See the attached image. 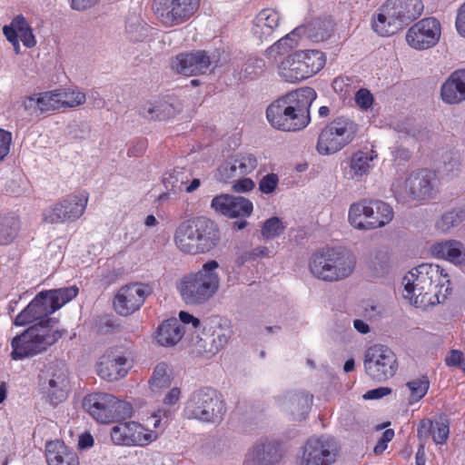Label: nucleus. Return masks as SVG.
Listing matches in <instances>:
<instances>
[{
  "label": "nucleus",
  "instance_id": "f257e3e1",
  "mask_svg": "<svg viewBox=\"0 0 465 465\" xmlns=\"http://www.w3.org/2000/svg\"><path fill=\"white\" fill-rule=\"evenodd\" d=\"M45 293L39 292L15 318V326H30L11 341V358L23 360L40 354L54 345L65 333L57 327L58 320L52 318Z\"/></svg>",
  "mask_w": 465,
  "mask_h": 465
},
{
  "label": "nucleus",
  "instance_id": "f03ea898",
  "mask_svg": "<svg viewBox=\"0 0 465 465\" xmlns=\"http://www.w3.org/2000/svg\"><path fill=\"white\" fill-rule=\"evenodd\" d=\"M45 293L39 292L15 318V326H30L11 341V358L23 360L40 354L54 345L65 333L57 327L58 320L52 318Z\"/></svg>",
  "mask_w": 465,
  "mask_h": 465
},
{
  "label": "nucleus",
  "instance_id": "7ed1b4c3",
  "mask_svg": "<svg viewBox=\"0 0 465 465\" xmlns=\"http://www.w3.org/2000/svg\"><path fill=\"white\" fill-rule=\"evenodd\" d=\"M317 94L312 87L298 88L273 101L266 110L270 124L282 132H298L310 123V107Z\"/></svg>",
  "mask_w": 465,
  "mask_h": 465
},
{
  "label": "nucleus",
  "instance_id": "20e7f679",
  "mask_svg": "<svg viewBox=\"0 0 465 465\" xmlns=\"http://www.w3.org/2000/svg\"><path fill=\"white\" fill-rule=\"evenodd\" d=\"M173 240L182 252L196 255L213 250L221 235L213 221L199 216L182 222L175 229Z\"/></svg>",
  "mask_w": 465,
  "mask_h": 465
},
{
  "label": "nucleus",
  "instance_id": "39448f33",
  "mask_svg": "<svg viewBox=\"0 0 465 465\" xmlns=\"http://www.w3.org/2000/svg\"><path fill=\"white\" fill-rule=\"evenodd\" d=\"M218 268V262L211 260L203 263L199 271L188 272L179 279L176 289L185 304L203 305L215 295L220 288Z\"/></svg>",
  "mask_w": 465,
  "mask_h": 465
},
{
  "label": "nucleus",
  "instance_id": "423d86ee",
  "mask_svg": "<svg viewBox=\"0 0 465 465\" xmlns=\"http://www.w3.org/2000/svg\"><path fill=\"white\" fill-rule=\"evenodd\" d=\"M424 10L421 0H387L373 18L372 28L381 36H389L418 19Z\"/></svg>",
  "mask_w": 465,
  "mask_h": 465
},
{
  "label": "nucleus",
  "instance_id": "0eeeda50",
  "mask_svg": "<svg viewBox=\"0 0 465 465\" xmlns=\"http://www.w3.org/2000/svg\"><path fill=\"white\" fill-rule=\"evenodd\" d=\"M355 266V255L341 248H326L315 253L310 262L311 272L325 282H339L348 278Z\"/></svg>",
  "mask_w": 465,
  "mask_h": 465
},
{
  "label": "nucleus",
  "instance_id": "6e6552de",
  "mask_svg": "<svg viewBox=\"0 0 465 465\" xmlns=\"http://www.w3.org/2000/svg\"><path fill=\"white\" fill-rule=\"evenodd\" d=\"M325 63L322 52L300 50L283 58L278 65V74L283 81L295 84L316 74Z\"/></svg>",
  "mask_w": 465,
  "mask_h": 465
},
{
  "label": "nucleus",
  "instance_id": "1a4fd4ad",
  "mask_svg": "<svg viewBox=\"0 0 465 465\" xmlns=\"http://www.w3.org/2000/svg\"><path fill=\"white\" fill-rule=\"evenodd\" d=\"M184 416L205 423H219L226 412L222 395L212 388L193 391L186 401Z\"/></svg>",
  "mask_w": 465,
  "mask_h": 465
},
{
  "label": "nucleus",
  "instance_id": "9d476101",
  "mask_svg": "<svg viewBox=\"0 0 465 465\" xmlns=\"http://www.w3.org/2000/svg\"><path fill=\"white\" fill-rule=\"evenodd\" d=\"M394 217L392 207L380 200H362L349 209V222L358 230H372L389 224Z\"/></svg>",
  "mask_w": 465,
  "mask_h": 465
},
{
  "label": "nucleus",
  "instance_id": "9b49d317",
  "mask_svg": "<svg viewBox=\"0 0 465 465\" xmlns=\"http://www.w3.org/2000/svg\"><path fill=\"white\" fill-rule=\"evenodd\" d=\"M83 408L98 422L111 423L132 415L131 404L104 392L92 393L84 398Z\"/></svg>",
  "mask_w": 465,
  "mask_h": 465
},
{
  "label": "nucleus",
  "instance_id": "f8f14e48",
  "mask_svg": "<svg viewBox=\"0 0 465 465\" xmlns=\"http://www.w3.org/2000/svg\"><path fill=\"white\" fill-rule=\"evenodd\" d=\"M358 130V124L350 118L345 116L335 118L321 131L316 146L317 151L323 155L341 151L354 140Z\"/></svg>",
  "mask_w": 465,
  "mask_h": 465
},
{
  "label": "nucleus",
  "instance_id": "ddd939ff",
  "mask_svg": "<svg viewBox=\"0 0 465 465\" xmlns=\"http://www.w3.org/2000/svg\"><path fill=\"white\" fill-rule=\"evenodd\" d=\"M435 174L423 169L411 173L406 178L397 179L391 185V191L397 202L412 203L426 200L432 195Z\"/></svg>",
  "mask_w": 465,
  "mask_h": 465
},
{
  "label": "nucleus",
  "instance_id": "4468645a",
  "mask_svg": "<svg viewBox=\"0 0 465 465\" xmlns=\"http://www.w3.org/2000/svg\"><path fill=\"white\" fill-rule=\"evenodd\" d=\"M363 364L366 374L378 382L393 377L398 370L395 353L381 344L371 346L365 351Z\"/></svg>",
  "mask_w": 465,
  "mask_h": 465
},
{
  "label": "nucleus",
  "instance_id": "2eb2a0df",
  "mask_svg": "<svg viewBox=\"0 0 465 465\" xmlns=\"http://www.w3.org/2000/svg\"><path fill=\"white\" fill-rule=\"evenodd\" d=\"M402 284L404 285L403 297L417 308L426 309L428 306L441 302L440 300L441 291L433 292L428 277L419 271V266L403 277Z\"/></svg>",
  "mask_w": 465,
  "mask_h": 465
},
{
  "label": "nucleus",
  "instance_id": "dca6fc26",
  "mask_svg": "<svg viewBox=\"0 0 465 465\" xmlns=\"http://www.w3.org/2000/svg\"><path fill=\"white\" fill-rule=\"evenodd\" d=\"M40 387L51 404L57 405L64 401L69 391L68 371L65 364L60 361L49 363L40 376Z\"/></svg>",
  "mask_w": 465,
  "mask_h": 465
},
{
  "label": "nucleus",
  "instance_id": "f3484780",
  "mask_svg": "<svg viewBox=\"0 0 465 465\" xmlns=\"http://www.w3.org/2000/svg\"><path fill=\"white\" fill-rule=\"evenodd\" d=\"M200 7V0H153V9L158 20L173 27L187 22Z\"/></svg>",
  "mask_w": 465,
  "mask_h": 465
},
{
  "label": "nucleus",
  "instance_id": "a211bd4d",
  "mask_svg": "<svg viewBox=\"0 0 465 465\" xmlns=\"http://www.w3.org/2000/svg\"><path fill=\"white\" fill-rule=\"evenodd\" d=\"M337 443L329 438L309 439L296 459L297 465H330L336 460Z\"/></svg>",
  "mask_w": 465,
  "mask_h": 465
},
{
  "label": "nucleus",
  "instance_id": "6ab92c4d",
  "mask_svg": "<svg viewBox=\"0 0 465 465\" xmlns=\"http://www.w3.org/2000/svg\"><path fill=\"white\" fill-rule=\"evenodd\" d=\"M111 428L114 444L120 446H146L158 438V433L136 421L119 422Z\"/></svg>",
  "mask_w": 465,
  "mask_h": 465
},
{
  "label": "nucleus",
  "instance_id": "aec40b11",
  "mask_svg": "<svg viewBox=\"0 0 465 465\" xmlns=\"http://www.w3.org/2000/svg\"><path fill=\"white\" fill-rule=\"evenodd\" d=\"M192 344L195 351L205 358L214 356L228 342L231 331L221 324L204 326L201 332H194Z\"/></svg>",
  "mask_w": 465,
  "mask_h": 465
},
{
  "label": "nucleus",
  "instance_id": "412c9836",
  "mask_svg": "<svg viewBox=\"0 0 465 465\" xmlns=\"http://www.w3.org/2000/svg\"><path fill=\"white\" fill-rule=\"evenodd\" d=\"M441 35V25L435 17H425L411 25L406 33L407 44L416 50L435 46Z\"/></svg>",
  "mask_w": 465,
  "mask_h": 465
},
{
  "label": "nucleus",
  "instance_id": "4be33fe9",
  "mask_svg": "<svg viewBox=\"0 0 465 465\" xmlns=\"http://www.w3.org/2000/svg\"><path fill=\"white\" fill-rule=\"evenodd\" d=\"M87 201L86 195H68L44 212V221L49 223L74 222L84 213Z\"/></svg>",
  "mask_w": 465,
  "mask_h": 465
},
{
  "label": "nucleus",
  "instance_id": "5701e85b",
  "mask_svg": "<svg viewBox=\"0 0 465 465\" xmlns=\"http://www.w3.org/2000/svg\"><path fill=\"white\" fill-rule=\"evenodd\" d=\"M150 293L148 285L138 282L127 284L117 292L114 300V310L120 315L128 316L140 309Z\"/></svg>",
  "mask_w": 465,
  "mask_h": 465
},
{
  "label": "nucleus",
  "instance_id": "b1692460",
  "mask_svg": "<svg viewBox=\"0 0 465 465\" xmlns=\"http://www.w3.org/2000/svg\"><path fill=\"white\" fill-rule=\"evenodd\" d=\"M282 456L279 441L262 438L248 450L243 465H275Z\"/></svg>",
  "mask_w": 465,
  "mask_h": 465
},
{
  "label": "nucleus",
  "instance_id": "393cba45",
  "mask_svg": "<svg viewBox=\"0 0 465 465\" xmlns=\"http://www.w3.org/2000/svg\"><path fill=\"white\" fill-rule=\"evenodd\" d=\"M211 208L229 218H246L252 214L253 205L244 197L221 194L212 200Z\"/></svg>",
  "mask_w": 465,
  "mask_h": 465
},
{
  "label": "nucleus",
  "instance_id": "a878e982",
  "mask_svg": "<svg viewBox=\"0 0 465 465\" xmlns=\"http://www.w3.org/2000/svg\"><path fill=\"white\" fill-rule=\"evenodd\" d=\"M212 59L205 51L180 54L172 62V67L184 75H196L210 71Z\"/></svg>",
  "mask_w": 465,
  "mask_h": 465
},
{
  "label": "nucleus",
  "instance_id": "bb28decb",
  "mask_svg": "<svg viewBox=\"0 0 465 465\" xmlns=\"http://www.w3.org/2000/svg\"><path fill=\"white\" fill-rule=\"evenodd\" d=\"M430 254L451 262L456 266H465V245L457 240H443L430 247Z\"/></svg>",
  "mask_w": 465,
  "mask_h": 465
},
{
  "label": "nucleus",
  "instance_id": "cd10ccee",
  "mask_svg": "<svg viewBox=\"0 0 465 465\" xmlns=\"http://www.w3.org/2000/svg\"><path fill=\"white\" fill-rule=\"evenodd\" d=\"M126 359L123 356L105 354L97 363L98 375L108 381H117L127 373Z\"/></svg>",
  "mask_w": 465,
  "mask_h": 465
},
{
  "label": "nucleus",
  "instance_id": "c85d7f7f",
  "mask_svg": "<svg viewBox=\"0 0 465 465\" xmlns=\"http://www.w3.org/2000/svg\"><path fill=\"white\" fill-rule=\"evenodd\" d=\"M279 14L273 9H263L255 17L252 26V35L260 42L268 41L278 27Z\"/></svg>",
  "mask_w": 465,
  "mask_h": 465
},
{
  "label": "nucleus",
  "instance_id": "c756f323",
  "mask_svg": "<svg viewBox=\"0 0 465 465\" xmlns=\"http://www.w3.org/2000/svg\"><path fill=\"white\" fill-rule=\"evenodd\" d=\"M441 98L447 104L465 100V69L455 71L441 86Z\"/></svg>",
  "mask_w": 465,
  "mask_h": 465
},
{
  "label": "nucleus",
  "instance_id": "7c9ffc66",
  "mask_svg": "<svg viewBox=\"0 0 465 465\" xmlns=\"http://www.w3.org/2000/svg\"><path fill=\"white\" fill-rule=\"evenodd\" d=\"M312 402V395L305 392H290L283 398L282 408L293 420L306 418Z\"/></svg>",
  "mask_w": 465,
  "mask_h": 465
},
{
  "label": "nucleus",
  "instance_id": "2f4dec72",
  "mask_svg": "<svg viewBox=\"0 0 465 465\" xmlns=\"http://www.w3.org/2000/svg\"><path fill=\"white\" fill-rule=\"evenodd\" d=\"M45 456L48 465H79L77 454L62 440L47 442Z\"/></svg>",
  "mask_w": 465,
  "mask_h": 465
},
{
  "label": "nucleus",
  "instance_id": "473e14b6",
  "mask_svg": "<svg viewBox=\"0 0 465 465\" xmlns=\"http://www.w3.org/2000/svg\"><path fill=\"white\" fill-rule=\"evenodd\" d=\"M419 271L422 272L423 275L428 277L430 286L433 292H438L437 289L445 288L444 293H442V300H445L447 295L451 292L450 280L449 274L438 264L432 263H422L419 265Z\"/></svg>",
  "mask_w": 465,
  "mask_h": 465
},
{
  "label": "nucleus",
  "instance_id": "72a5a7b5",
  "mask_svg": "<svg viewBox=\"0 0 465 465\" xmlns=\"http://www.w3.org/2000/svg\"><path fill=\"white\" fill-rule=\"evenodd\" d=\"M185 329L175 318L163 322L156 332V341L163 346H173L181 341Z\"/></svg>",
  "mask_w": 465,
  "mask_h": 465
},
{
  "label": "nucleus",
  "instance_id": "f704fd0d",
  "mask_svg": "<svg viewBox=\"0 0 465 465\" xmlns=\"http://www.w3.org/2000/svg\"><path fill=\"white\" fill-rule=\"evenodd\" d=\"M21 229L20 218L15 214H0V245L12 243Z\"/></svg>",
  "mask_w": 465,
  "mask_h": 465
},
{
  "label": "nucleus",
  "instance_id": "c9c22d12",
  "mask_svg": "<svg viewBox=\"0 0 465 465\" xmlns=\"http://www.w3.org/2000/svg\"><path fill=\"white\" fill-rule=\"evenodd\" d=\"M75 285L43 292L45 293L46 302L54 313L65 303L72 301L78 294Z\"/></svg>",
  "mask_w": 465,
  "mask_h": 465
},
{
  "label": "nucleus",
  "instance_id": "e433bc0d",
  "mask_svg": "<svg viewBox=\"0 0 465 465\" xmlns=\"http://www.w3.org/2000/svg\"><path fill=\"white\" fill-rule=\"evenodd\" d=\"M177 113L173 104L161 102L157 104H146L141 110L140 114L149 120L164 121L173 117Z\"/></svg>",
  "mask_w": 465,
  "mask_h": 465
},
{
  "label": "nucleus",
  "instance_id": "4c0bfd02",
  "mask_svg": "<svg viewBox=\"0 0 465 465\" xmlns=\"http://www.w3.org/2000/svg\"><path fill=\"white\" fill-rule=\"evenodd\" d=\"M401 137H411L417 141H423L429 137V132L420 124H416L411 119H405L391 124Z\"/></svg>",
  "mask_w": 465,
  "mask_h": 465
},
{
  "label": "nucleus",
  "instance_id": "58836bf2",
  "mask_svg": "<svg viewBox=\"0 0 465 465\" xmlns=\"http://www.w3.org/2000/svg\"><path fill=\"white\" fill-rule=\"evenodd\" d=\"M465 221V205L456 206L445 212L436 222V228L442 232H450Z\"/></svg>",
  "mask_w": 465,
  "mask_h": 465
},
{
  "label": "nucleus",
  "instance_id": "ea45409f",
  "mask_svg": "<svg viewBox=\"0 0 465 465\" xmlns=\"http://www.w3.org/2000/svg\"><path fill=\"white\" fill-rule=\"evenodd\" d=\"M150 26L139 16L131 15L128 17L125 32L131 41L140 42L144 40L148 36Z\"/></svg>",
  "mask_w": 465,
  "mask_h": 465
},
{
  "label": "nucleus",
  "instance_id": "a19ab883",
  "mask_svg": "<svg viewBox=\"0 0 465 465\" xmlns=\"http://www.w3.org/2000/svg\"><path fill=\"white\" fill-rule=\"evenodd\" d=\"M188 182V175L183 169H174L164 173L163 183L168 192L174 194L182 192L183 185Z\"/></svg>",
  "mask_w": 465,
  "mask_h": 465
},
{
  "label": "nucleus",
  "instance_id": "79ce46f5",
  "mask_svg": "<svg viewBox=\"0 0 465 465\" xmlns=\"http://www.w3.org/2000/svg\"><path fill=\"white\" fill-rule=\"evenodd\" d=\"M149 384L153 391L170 386L171 370L165 362H160L155 366Z\"/></svg>",
  "mask_w": 465,
  "mask_h": 465
},
{
  "label": "nucleus",
  "instance_id": "37998d69",
  "mask_svg": "<svg viewBox=\"0 0 465 465\" xmlns=\"http://www.w3.org/2000/svg\"><path fill=\"white\" fill-rule=\"evenodd\" d=\"M390 267L389 252L385 249H378L371 257L369 268L375 276H382L388 272Z\"/></svg>",
  "mask_w": 465,
  "mask_h": 465
},
{
  "label": "nucleus",
  "instance_id": "c03bdc74",
  "mask_svg": "<svg viewBox=\"0 0 465 465\" xmlns=\"http://www.w3.org/2000/svg\"><path fill=\"white\" fill-rule=\"evenodd\" d=\"M37 101L38 109L42 113L61 109L58 90L39 93Z\"/></svg>",
  "mask_w": 465,
  "mask_h": 465
},
{
  "label": "nucleus",
  "instance_id": "a18cd8bd",
  "mask_svg": "<svg viewBox=\"0 0 465 465\" xmlns=\"http://www.w3.org/2000/svg\"><path fill=\"white\" fill-rule=\"evenodd\" d=\"M332 25L330 21L317 19L309 25V36L315 41H323L330 37Z\"/></svg>",
  "mask_w": 465,
  "mask_h": 465
},
{
  "label": "nucleus",
  "instance_id": "49530a36",
  "mask_svg": "<svg viewBox=\"0 0 465 465\" xmlns=\"http://www.w3.org/2000/svg\"><path fill=\"white\" fill-rule=\"evenodd\" d=\"M265 62L262 58L249 57L242 67V74L245 79L252 80L263 73Z\"/></svg>",
  "mask_w": 465,
  "mask_h": 465
},
{
  "label": "nucleus",
  "instance_id": "de8ad7c7",
  "mask_svg": "<svg viewBox=\"0 0 465 465\" xmlns=\"http://www.w3.org/2000/svg\"><path fill=\"white\" fill-rule=\"evenodd\" d=\"M58 96L61 99V108L76 107L84 104L86 100L85 94L74 90H58Z\"/></svg>",
  "mask_w": 465,
  "mask_h": 465
},
{
  "label": "nucleus",
  "instance_id": "09e8293b",
  "mask_svg": "<svg viewBox=\"0 0 465 465\" xmlns=\"http://www.w3.org/2000/svg\"><path fill=\"white\" fill-rule=\"evenodd\" d=\"M232 161L236 164L237 172L242 176L252 173L257 166V159L252 153H238Z\"/></svg>",
  "mask_w": 465,
  "mask_h": 465
},
{
  "label": "nucleus",
  "instance_id": "8fccbe9b",
  "mask_svg": "<svg viewBox=\"0 0 465 465\" xmlns=\"http://www.w3.org/2000/svg\"><path fill=\"white\" fill-rule=\"evenodd\" d=\"M284 229L285 226L281 219L274 216L264 222L261 233L264 239L270 240L281 235Z\"/></svg>",
  "mask_w": 465,
  "mask_h": 465
},
{
  "label": "nucleus",
  "instance_id": "3c124183",
  "mask_svg": "<svg viewBox=\"0 0 465 465\" xmlns=\"http://www.w3.org/2000/svg\"><path fill=\"white\" fill-rule=\"evenodd\" d=\"M304 32H305V28H303V27L295 28L292 33H290L286 36L281 38L273 45H272L271 46L272 52L276 51V52L281 53V52H287L290 49H292L297 45L295 37Z\"/></svg>",
  "mask_w": 465,
  "mask_h": 465
},
{
  "label": "nucleus",
  "instance_id": "603ef678",
  "mask_svg": "<svg viewBox=\"0 0 465 465\" xmlns=\"http://www.w3.org/2000/svg\"><path fill=\"white\" fill-rule=\"evenodd\" d=\"M406 386L410 390L411 398L413 401H418L421 398H423L427 393L430 386V381L427 377L423 376L421 378H418L411 381H408L406 383Z\"/></svg>",
  "mask_w": 465,
  "mask_h": 465
},
{
  "label": "nucleus",
  "instance_id": "864d4df0",
  "mask_svg": "<svg viewBox=\"0 0 465 465\" xmlns=\"http://www.w3.org/2000/svg\"><path fill=\"white\" fill-rule=\"evenodd\" d=\"M371 160L372 157H369L367 153L358 152L352 156L351 167L356 175L361 176L369 171Z\"/></svg>",
  "mask_w": 465,
  "mask_h": 465
},
{
  "label": "nucleus",
  "instance_id": "5fc2aeb1",
  "mask_svg": "<svg viewBox=\"0 0 465 465\" xmlns=\"http://www.w3.org/2000/svg\"><path fill=\"white\" fill-rule=\"evenodd\" d=\"M385 312L383 305L373 302H366L363 304L362 316L370 322H379Z\"/></svg>",
  "mask_w": 465,
  "mask_h": 465
},
{
  "label": "nucleus",
  "instance_id": "6e6d98bb",
  "mask_svg": "<svg viewBox=\"0 0 465 465\" xmlns=\"http://www.w3.org/2000/svg\"><path fill=\"white\" fill-rule=\"evenodd\" d=\"M219 180L228 183L232 179L242 177L238 172L236 164L232 160L222 164L218 169Z\"/></svg>",
  "mask_w": 465,
  "mask_h": 465
},
{
  "label": "nucleus",
  "instance_id": "4d7b16f0",
  "mask_svg": "<svg viewBox=\"0 0 465 465\" xmlns=\"http://www.w3.org/2000/svg\"><path fill=\"white\" fill-rule=\"evenodd\" d=\"M178 321L184 327L185 332L193 331V335H194V332H197L201 328V321L193 314L184 311L180 312Z\"/></svg>",
  "mask_w": 465,
  "mask_h": 465
},
{
  "label": "nucleus",
  "instance_id": "13d9d810",
  "mask_svg": "<svg viewBox=\"0 0 465 465\" xmlns=\"http://www.w3.org/2000/svg\"><path fill=\"white\" fill-rule=\"evenodd\" d=\"M278 183V175L275 173H269L261 179L259 183V189L262 193L269 194L274 192Z\"/></svg>",
  "mask_w": 465,
  "mask_h": 465
},
{
  "label": "nucleus",
  "instance_id": "bf43d9fd",
  "mask_svg": "<svg viewBox=\"0 0 465 465\" xmlns=\"http://www.w3.org/2000/svg\"><path fill=\"white\" fill-rule=\"evenodd\" d=\"M434 427L435 429H433L431 433L433 441L436 444L445 443L450 433L449 425L443 422H436Z\"/></svg>",
  "mask_w": 465,
  "mask_h": 465
},
{
  "label": "nucleus",
  "instance_id": "052dcab7",
  "mask_svg": "<svg viewBox=\"0 0 465 465\" xmlns=\"http://www.w3.org/2000/svg\"><path fill=\"white\" fill-rule=\"evenodd\" d=\"M356 104L362 109L371 107L373 102V96L367 89H360L355 94Z\"/></svg>",
  "mask_w": 465,
  "mask_h": 465
},
{
  "label": "nucleus",
  "instance_id": "680f3d73",
  "mask_svg": "<svg viewBox=\"0 0 465 465\" xmlns=\"http://www.w3.org/2000/svg\"><path fill=\"white\" fill-rule=\"evenodd\" d=\"M434 423L430 420H421L417 429V436L421 440H427L431 435Z\"/></svg>",
  "mask_w": 465,
  "mask_h": 465
},
{
  "label": "nucleus",
  "instance_id": "e2e57ef3",
  "mask_svg": "<svg viewBox=\"0 0 465 465\" xmlns=\"http://www.w3.org/2000/svg\"><path fill=\"white\" fill-rule=\"evenodd\" d=\"M12 135L9 132L0 129V161L9 153Z\"/></svg>",
  "mask_w": 465,
  "mask_h": 465
},
{
  "label": "nucleus",
  "instance_id": "0e129e2a",
  "mask_svg": "<svg viewBox=\"0 0 465 465\" xmlns=\"http://www.w3.org/2000/svg\"><path fill=\"white\" fill-rule=\"evenodd\" d=\"M4 35H5L6 39L13 45L15 52L16 54L20 53V45L18 41L19 33L16 32L15 29L9 25H5L3 28Z\"/></svg>",
  "mask_w": 465,
  "mask_h": 465
},
{
  "label": "nucleus",
  "instance_id": "69168bd1",
  "mask_svg": "<svg viewBox=\"0 0 465 465\" xmlns=\"http://www.w3.org/2000/svg\"><path fill=\"white\" fill-rule=\"evenodd\" d=\"M254 187V183L250 178H238V180L233 183L232 189L237 193H246L252 190Z\"/></svg>",
  "mask_w": 465,
  "mask_h": 465
},
{
  "label": "nucleus",
  "instance_id": "338daca9",
  "mask_svg": "<svg viewBox=\"0 0 465 465\" xmlns=\"http://www.w3.org/2000/svg\"><path fill=\"white\" fill-rule=\"evenodd\" d=\"M391 389L389 387H379L373 390L368 391L363 398L365 400H377L391 393Z\"/></svg>",
  "mask_w": 465,
  "mask_h": 465
},
{
  "label": "nucleus",
  "instance_id": "774afa93",
  "mask_svg": "<svg viewBox=\"0 0 465 465\" xmlns=\"http://www.w3.org/2000/svg\"><path fill=\"white\" fill-rule=\"evenodd\" d=\"M456 29L461 36L465 37V2L458 9Z\"/></svg>",
  "mask_w": 465,
  "mask_h": 465
}]
</instances>
